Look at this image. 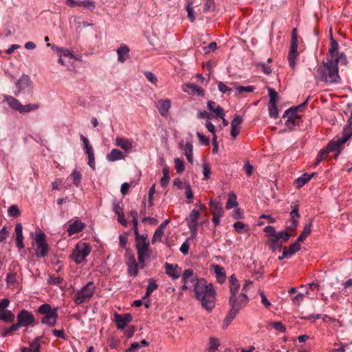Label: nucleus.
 <instances>
[{"mask_svg": "<svg viewBox=\"0 0 352 352\" xmlns=\"http://www.w3.org/2000/svg\"><path fill=\"white\" fill-rule=\"evenodd\" d=\"M195 297L198 300L203 308L211 311L215 307L216 291L211 283H208L205 278L197 280L193 287Z\"/></svg>", "mask_w": 352, "mask_h": 352, "instance_id": "1", "label": "nucleus"}, {"mask_svg": "<svg viewBox=\"0 0 352 352\" xmlns=\"http://www.w3.org/2000/svg\"><path fill=\"white\" fill-rule=\"evenodd\" d=\"M318 73L322 81L330 83H338L340 78L338 74L337 62L329 59L323 63L318 69Z\"/></svg>", "mask_w": 352, "mask_h": 352, "instance_id": "2", "label": "nucleus"}, {"mask_svg": "<svg viewBox=\"0 0 352 352\" xmlns=\"http://www.w3.org/2000/svg\"><path fill=\"white\" fill-rule=\"evenodd\" d=\"M57 311V307L52 309L50 304L45 303L41 305L38 309L39 314L44 315L41 318V323L49 327L55 326L58 318Z\"/></svg>", "mask_w": 352, "mask_h": 352, "instance_id": "3", "label": "nucleus"}, {"mask_svg": "<svg viewBox=\"0 0 352 352\" xmlns=\"http://www.w3.org/2000/svg\"><path fill=\"white\" fill-rule=\"evenodd\" d=\"M138 259L140 263H144L150 258L152 252L150 249L147 234L143 235L140 239H135Z\"/></svg>", "mask_w": 352, "mask_h": 352, "instance_id": "4", "label": "nucleus"}, {"mask_svg": "<svg viewBox=\"0 0 352 352\" xmlns=\"http://www.w3.org/2000/svg\"><path fill=\"white\" fill-rule=\"evenodd\" d=\"M33 239L36 245L35 248V255L37 258H44L49 252V245L46 242V236L41 230H38L34 233Z\"/></svg>", "mask_w": 352, "mask_h": 352, "instance_id": "5", "label": "nucleus"}, {"mask_svg": "<svg viewBox=\"0 0 352 352\" xmlns=\"http://www.w3.org/2000/svg\"><path fill=\"white\" fill-rule=\"evenodd\" d=\"M96 291V287L93 282H88L80 290L74 294L73 300L76 305H81L92 298Z\"/></svg>", "mask_w": 352, "mask_h": 352, "instance_id": "6", "label": "nucleus"}, {"mask_svg": "<svg viewBox=\"0 0 352 352\" xmlns=\"http://www.w3.org/2000/svg\"><path fill=\"white\" fill-rule=\"evenodd\" d=\"M91 250V248L89 243L80 242L76 245L70 256L76 264H81L86 261V258Z\"/></svg>", "mask_w": 352, "mask_h": 352, "instance_id": "7", "label": "nucleus"}, {"mask_svg": "<svg viewBox=\"0 0 352 352\" xmlns=\"http://www.w3.org/2000/svg\"><path fill=\"white\" fill-rule=\"evenodd\" d=\"M352 136V130L351 129H343L342 135L341 138H335L328 144V148L331 151H336L335 157H337L342 149V146L350 139Z\"/></svg>", "mask_w": 352, "mask_h": 352, "instance_id": "8", "label": "nucleus"}, {"mask_svg": "<svg viewBox=\"0 0 352 352\" xmlns=\"http://www.w3.org/2000/svg\"><path fill=\"white\" fill-rule=\"evenodd\" d=\"M16 318L17 322L12 324V329H19L21 327L34 326L35 323L34 315L25 309H22L17 314Z\"/></svg>", "mask_w": 352, "mask_h": 352, "instance_id": "9", "label": "nucleus"}, {"mask_svg": "<svg viewBox=\"0 0 352 352\" xmlns=\"http://www.w3.org/2000/svg\"><path fill=\"white\" fill-rule=\"evenodd\" d=\"M16 90L14 92L15 96H19L21 93H32L33 89V82L29 76L23 74L16 83Z\"/></svg>", "mask_w": 352, "mask_h": 352, "instance_id": "10", "label": "nucleus"}, {"mask_svg": "<svg viewBox=\"0 0 352 352\" xmlns=\"http://www.w3.org/2000/svg\"><path fill=\"white\" fill-rule=\"evenodd\" d=\"M248 301V296L244 292H241L240 294L230 295L229 305L231 308L239 311L247 305Z\"/></svg>", "mask_w": 352, "mask_h": 352, "instance_id": "11", "label": "nucleus"}, {"mask_svg": "<svg viewBox=\"0 0 352 352\" xmlns=\"http://www.w3.org/2000/svg\"><path fill=\"white\" fill-rule=\"evenodd\" d=\"M115 145L120 147L126 153L133 152L136 147V143L133 140L119 136L115 138Z\"/></svg>", "mask_w": 352, "mask_h": 352, "instance_id": "12", "label": "nucleus"}, {"mask_svg": "<svg viewBox=\"0 0 352 352\" xmlns=\"http://www.w3.org/2000/svg\"><path fill=\"white\" fill-rule=\"evenodd\" d=\"M183 91L197 96H204V90L194 83H186L182 86Z\"/></svg>", "mask_w": 352, "mask_h": 352, "instance_id": "13", "label": "nucleus"}, {"mask_svg": "<svg viewBox=\"0 0 352 352\" xmlns=\"http://www.w3.org/2000/svg\"><path fill=\"white\" fill-rule=\"evenodd\" d=\"M179 147L182 151V153L186 157L187 160L190 163H193V146L192 142H188L184 143V141H181L179 143Z\"/></svg>", "mask_w": 352, "mask_h": 352, "instance_id": "14", "label": "nucleus"}, {"mask_svg": "<svg viewBox=\"0 0 352 352\" xmlns=\"http://www.w3.org/2000/svg\"><path fill=\"white\" fill-rule=\"evenodd\" d=\"M131 320L132 316L129 314L123 315L116 314L115 315V321L118 329H124Z\"/></svg>", "mask_w": 352, "mask_h": 352, "instance_id": "15", "label": "nucleus"}, {"mask_svg": "<svg viewBox=\"0 0 352 352\" xmlns=\"http://www.w3.org/2000/svg\"><path fill=\"white\" fill-rule=\"evenodd\" d=\"M297 48L298 41H295L294 38V41H291V46L289 48L288 56L289 64L290 67H292V68H294L296 64V60L298 56Z\"/></svg>", "mask_w": 352, "mask_h": 352, "instance_id": "16", "label": "nucleus"}, {"mask_svg": "<svg viewBox=\"0 0 352 352\" xmlns=\"http://www.w3.org/2000/svg\"><path fill=\"white\" fill-rule=\"evenodd\" d=\"M170 106L171 102L169 99H162L156 102L157 109L160 113L164 117L168 116Z\"/></svg>", "mask_w": 352, "mask_h": 352, "instance_id": "17", "label": "nucleus"}, {"mask_svg": "<svg viewBox=\"0 0 352 352\" xmlns=\"http://www.w3.org/2000/svg\"><path fill=\"white\" fill-rule=\"evenodd\" d=\"M200 279L201 278H199L197 275L191 269L185 270L182 275L184 283L193 284V286L195 284H197V280Z\"/></svg>", "mask_w": 352, "mask_h": 352, "instance_id": "18", "label": "nucleus"}, {"mask_svg": "<svg viewBox=\"0 0 352 352\" xmlns=\"http://www.w3.org/2000/svg\"><path fill=\"white\" fill-rule=\"evenodd\" d=\"M298 242L299 241H297L296 242L293 243L289 245V248H285L282 255L278 257V259L282 260L283 258H289L297 252L300 248V245Z\"/></svg>", "mask_w": 352, "mask_h": 352, "instance_id": "19", "label": "nucleus"}, {"mask_svg": "<svg viewBox=\"0 0 352 352\" xmlns=\"http://www.w3.org/2000/svg\"><path fill=\"white\" fill-rule=\"evenodd\" d=\"M166 273L173 279L176 280L180 277L181 270L177 265H173L166 263L165 264Z\"/></svg>", "mask_w": 352, "mask_h": 352, "instance_id": "20", "label": "nucleus"}, {"mask_svg": "<svg viewBox=\"0 0 352 352\" xmlns=\"http://www.w3.org/2000/svg\"><path fill=\"white\" fill-rule=\"evenodd\" d=\"M242 121V118L239 115L235 116L232 120L230 135L233 138H235L239 135Z\"/></svg>", "mask_w": 352, "mask_h": 352, "instance_id": "21", "label": "nucleus"}, {"mask_svg": "<svg viewBox=\"0 0 352 352\" xmlns=\"http://www.w3.org/2000/svg\"><path fill=\"white\" fill-rule=\"evenodd\" d=\"M85 224L80 220H75L74 222L72 223L67 228L68 235L72 236L80 232L85 228Z\"/></svg>", "mask_w": 352, "mask_h": 352, "instance_id": "22", "label": "nucleus"}, {"mask_svg": "<svg viewBox=\"0 0 352 352\" xmlns=\"http://www.w3.org/2000/svg\"><path fill=\"white\" fill-rule=\"evenodd\" d=\"M22 225L19 223L15 226L16 244L19 250L24 248Z\"/></svg>", "mask_w": 352, "mask_h": 352, "instance_id": "23", "label": "nucleus"}, {"mask_svg": "<svg viewBox=\"0 0 352 352\" xmlns=\"http://www.w3.org/2000/svg\"><path fill=\"white\" fill-rule=\"evenodd\" d=\"M207 107L218 118H223V116H226L225 111L223 109V108L221 107L219 104H217L215 102L209 100L207 102Z\"/></svg>", "mask_w": 352, "mask_h": 352, "instance_id": "24", "label": "nucleus"}, {"mask_svg": "<svg viewBox=\"0 0 352 352\" xmlns=\"http://www.w3.org/2000/svg\"><path fill=\"white\" fill-rule=\"evenodd\" d=\"M212 267L216 274L217 282L220 284L223 283L226 280V274L224 268L216 264L212 265Z\"/></svg>", "mask_w": 352, "mask_h": 352, "instance_id": "25", "label": "nucleus"}, {"mask_svg": "<svg viewBox=\"0 0 352 352\" xmlns=\"http://www.w3.org/2000/svg\"><path fill=\"white\" fill-rule=\"evenodd\" d=\"M3 98L11 109L20 111L22 104L17 99L9 95H3Z\"/></svg>", "mask_w": 352, "mask_h": 352, "instance_id": "26", "label": "nucleus"}, {"mask_svg": "<svg viewBox=\"0 0 352 352\" xmlns=\"http://www.w3.org/2000/svg\"><path fill=\"white\" fill-rule=\"evenodd\" d=\"M125 155L123 152L117 148H113L107 155V160L109 162H115L120 160H124Z\"/></svg>", "mask_w": 352, "mask_h": 352, "instance_id": "27", "label": "nucleus"}, {"mask_svg": "<svg viewBox=\"0 0 352 352\" xmlns=\"http://www.w3.org/2000/svg\"><path fill=\"white\" fill-rule=\"evenodd\" d=\"M229 290L230 295L237 294L240 288V284L234 274L229 277Z\"/></svg>", "mask_w": 352, "mask_h": 352, "instance_id": "28", "label": "nucleus"}, {"mask_svg": "<svg viewBox=\"0 0 352 352\" xmlns=\"http://www.w3.org/2000/svg\"><path fill=\"white\" fill-rule=\"evenodd\" d=\"M117 54L118 62L123 63L129 58V48L125 45H121L118 48Z\"/></svg>", "mask_w": 352, "mask_h": 352, "instance_id": "29", "label": "nucleus"}, {"mask_svg": "<svg viewBox=\"0 0 352 352\" xmlns=\"http://www.w3.org/2000/svg\"><path fill=\"white\" fill-rule=\"evenodd\" d=\"M128 273L132 276H136L138 273V265L133 256H130L127 262Z\"/></svg>", "mask_w": 352, "mask_h": 352, "instance_id": "30", "label": "nucleus"}, {"mask_svg": "<svg viewBox=\"0 0 352 352\" xmlns=\"http://www.w3.org/2000/svg\"><path fill=\"white\" fill-rule=\"evenodd\" d=\"M209 205L212 214H223L224 211L222 207V204L220 201L210 199Z\"/></svg>", "mask_w": 352, "mask_h": 352, "instance_id": "31", "label": "nucleus"}, {"mask_svg": "<svg viewBox=\"0 0 352 352\" xmlns=\"http://www.w3.org/2000/svg\"><path fill=\"white\" fill-rule=\"evenodd\" d=\"M329 56L335 59L340 54L338 52V42L333 38L332 35L331 36V43L330 47L329 49Z\"/></svg>", "mask_w": 352, "mask_h": 352, "instance_id": "32", "label": "nucleus"}, {"mask_svg": "<svg viewBox=\"0 0 352 352\" xmlns=\"http://www.w3.org/2000/svg\"><path fill=\"white\" fill-rule=\"evenodd\" d=\"M314 175V173L307 174L305 173L295 180V184L297 188L302 187L307 184Z\"/></svg>", "mask_w": 352, "mask_h": 352, "instance_id": "33", "label": "nucleus"}, {"mask_svg": "<svg viewBox=\"0 0 352 352\" xmlns=\"http://www.w3.org/2000/svg\"><path fill=\"white\" fill-rule=\"evenodd\" d=\"M199 212L196 209H193L190 213L188 217L186 219L188 221V226L197 225V220L199 219Z\"/></svg>", "mask_w": 352, "mask_h": 352, "instance_id": "34", "label": "nucleus"}, {"mask_svg": "<svg viewBox=\"0 0 352 352\" xmlns=\"http://www.w3.org/2000/svg\"><path fill=\"white\" fill-rule=\"evenodd\" d=\"M236 196L233 192H230L228 195V199L226 202V208L227 209H231L237 206Z\"/></svg>", "mask_w": 352, "mask_h": 352, "instance_id": "35", "label": "nucleus"}, {"mask_svg": "<svg viewBox=\"0 0 352 352\" xmlns=\"http://www.w3.org/2000/svg\"><path fill=\"white\" fill-rule=\"evenodd\" d=\"M39 104L38 103L34 104H27L25 105H21L20 113H26L30 111H35L39 108Z\"/></svg>", "mask_w": 352, "mask_h": 352, "instance_id": "36", "label": "nucleus"}, {"mask_svg": "<svg viewBox=\"0 0 352 352\" xmlns=\"http://www.w3.org/2000/svg\"><path fill=\"white\" fill-rule=\"evenodd\" d=\"M14 319V315L10 310H2L0 313V320L12 322Z\"/></svg>", "mask_w": 352, "mask_h": 352, "instance_id": "37", "label": "nucleus"}, {"mask_svg": "<svg viewBox=\"0 0 352 352\" xmlns=\"http://www.w3.org/2000/svg\"><path fill=\"white\" fill-rule=\"evenodd\" d=\"M148 281V285L146 287V292L144 298L148 297L152 292L157 288V285L154 279L149 278Z\"/></svg>", "mask_w": 352, "mask_h": 352, "instance_id": "38", "label": "nucleus"}, {"mask_svg": "<svg viewBox=\"0 0 352 352\" xmlns=\"http://www.w3.org/2000/svg\"><path fill=\"white\" fill-rule=\"evenodd\" d=\"M162 173L163 177L160 179V185L164 188L168 185L170 179L168 167H164L162 169Z\"/></svg>", "mask_w": 352, "mask_h": 352, "instance_id": "39", "label": "nucleus"}, {"mask_svg": "<svg viewBox=\"0 0 352 352\" xmlns=\"http://www.w3.org/2000/svg\"><path fill=\"white\" fill-rule=\"evenodd\" d=\"M71 177L72 178L74 184L78 187L82 179V175L80 171H78L77 169H74L72 174Z\"/></svg>", "mask_w": 352, "mask_h": 352, "instance_id": "40", "label": "nucleus"}, {"mask_svg": "<svg viewBox=\"0 0 352 352\" xmlns=\"http://www.w3.org/2000/svg\"><path fill=\"white\" fill-rule=\"evenodd\" d=\"M311 224L306 225L304 227V229H303L302 233L298 236V239H297L298 241H303L308 236V235L311 233Z\"/></svg>", "mask_w": 352, "mask_h": 352, "instance_id": "41", "label": "nucleus"}, {"mask_svg": "<svg viewBox=\"0 0 352 352\" xmlns=\"http://www.w3.org/2000/svg\"><path fill=\"white\" fill-rule=\"evenodd\" d=\"M220 345L219 341L214 338L211 337L210 338V346L208 348L209 352H216Z\"/></svg>", "mask_w": 352, "mask_h": 352, "instance_id": "42", "label": "nucleus"}, {"mask_svg": "<svg viewBox=\"0 0 352 352\" xmlns=\"http://www.w3.org/2000/svg\"><path fill=\"white\" fill-rule=\"evenodd\" d=\"M175 167L178 173H182L185 169L184 160L181 158H175L174 160Z\"/></svg>", "mask_w": 352, "mask_h": 352, "instance_id": "43", "label": "nucleus"}, {"mask_svg": "<svg viewBox=\"0 0 352 352\" xmlns=\"http://www.w3.org/2000/svg\"><path fill=\"white\" fill-rule=\"evenodd\" d=\"M78 6L85 7L92 11L96 8V3L91 0H82L79 1Z\"/></svg>", "mask_w": 352, "mask_h": 352, "instance_id": "44", "label": "nucleus"}, {"mask_svg": "<svg viewBox=\"0 0 352 352\" xmlns=\"http://www.w3.org/2000/svg\"><path fill=\"white\" fill-rule=\"evenodd\" d=\"M331 151L329 150L328 146L326 148L321 149L316 156V164H318L322 162L327 156V154Z\"/></svg>", "mask_w": 352, "mask_h": 352, "instance_id": "45", "label": "nucleus"}, {"mask_svg": "<svg viewBox=\"0 0 352 352\" xmlns=\"http://www.w3.org/2000/svg\"><path fill=\"white\" fill-rule=\"evenodd\" d=\"M8 213L10 217H17L21 214L20 210L16 205H12L8 208Z\"/></svg>", "mask_w": 352, "mask_h": 352, "instance_id": "46", "label": "nucleus"}, {"mask_svg": "<svg viewBox=\"0 0 352 352\" xmlns=\"http://www.w3.org/2000/svg\"><path fill=\"white\" fill-rule=\"evenodd\" d=\"M281 245L282 243L276 236L272 238L270 241V246L273 251L280 248Z\"/></svg>", "mask_w": 352, "mask_h": 352, "instance_id": "47", "label": "nucleus"}, {"mask_svg": "<svg viewBox=\"0 0 352 352\" xmlns=\"http://www.w3.org/2000/svg\"><path fill=\"white\" fill-rule=\"evenodd\" d=\"M16 282V273L10 271L8 272L6 276V283L8 285H14Z\"/></svg>", "mask_w": 352, "mask_h": 352, "instance_id": "48", "label": "nucleus"}, {"mask_svg": "<svg viewBox=\"0 0 352 352\" xmlns=\"http://www.w3.org/2000/svg\"><path fill=\"white\" fill-rule=\"evenodd\" d=\"M41 339V337H36L32 342L30 343V347L32 351H40V344L39 342Z\"/></svg>", "mask_w": 352, "mask_h": 352, "instance_id": "49", "label": "nucleus"}, {"mask_svg": "<svg viewBox=\"0 0 352 352\" xmlns=\"http://www.w3.org/2000/svg\"><path fill=\"white\" fill-rule=\"evenodd\" d=\"M163 234L164 231L157 228L152 237V243H155L157 241H160L162 240Z\"/></svg>", "mask_w": 352, "mask_h": 352, "instance_id": "50", "label": "nucleus"}, {"mask_svg": "<svg viewBox=\"0 0 352 352\" xmlns=\"http://www.w3.org/2000/svg\"><path fill=\"white\" fill-rule=\"evenodd\" d=\"M269 109V116L272 118H276L278 117V113L276 108V104H268Z\"/></svg>", "mask_w": 352, "mask_h": 352, "instance_id": "51", "label": "nucleus"}, {"mask_svg": "<svg viewBox=\"0 0 352 352\" xmlns=\"http://www.w3.org/2000/svg\"><path fill=\"white\" fill-rule=\"evenodd\" d=\"M283 117H285V118H292V119H297L298 118V116H297V111H295L294 108H293L292 107H290L289 109L286 110L283 114Z\"/></svg>", "mask_w": 352, "mask_h": 352, "instance_id": "52", "label": "nucleus"}, {"mask_svg": "<svg viewBox=\"0 0 352 352\" xmlns=\"http://www.w3.org/2000/svg\"><path fill=\"white\" fill-rule=\"evenodd\" d=\"M214 0H205L204 12H207L214 10Z\"/></svg>", "mask_w": 352, "mask_h": 352, "instance_id": "53", "label": "nucleus"}, {"mask_svg": "<svg viewBox=\"0 0 352 352\" xmlns=\"http://www.w3.org/2000/svg\"><path fill=\"white\" fill-rule=\"evenodd\" d=\"M269 91L270 96V102L269 104H276V98L278 97V94L275 91V90L271 87L267 88Z\"/></svg>", "mask_w": 352, "mask_h": 352, "instance_id": "54", "label": "nucleus"}, {"mask_svg": "<svg viewBox=\"0 0 352 352\" xmlns=\"http://www.w3.org/2000/svg\"><path fill=\"white\" fill-rule=\"evenodd\" d=\"M218 89L222 94L228 93L230 94L232 91V89L226 85L223 82H219L218 83Z\"/></svg>", "mask_w": 352, "mask_h": 352, "instance_id": "55", "label": "nucleus"}, {"mask_svg": "<svg viewBox=\"0 0 352 352\" xmlns=\"http://www.w3.org/2000/svg\"><path fill=\"white\" fill-rule=\"evenodd\" d=\"M203 175L204 179H208L210 177V166L206 162L203 164Z\"/></svg>", "mask_w": 352, "mask_h": 352, "instance_id": "56", "label": "nucleus"}, {"mask_svg": "<svg viewBox=\"0 0 352 352\" xmlns=\"http://www.w3.org/2000/svg\"><path fill=\"white\" fill-rule=\"evenodd\" d=\"M186 10L188 12V16L192 22L195 20V16L194 15V10L192 6V2H188L186 6Z\"/></svg>", "mask_w": 352, "mask_h": 352, "instance_id": "57", "label": "nucleus"}, {"mask_svg": "<svg viewBox=\"0 0 352 352\" xmlns=\"http://www.w3.org/2000/svg\"><path fill=\"white\" fill-rule=\"evenodd\" d=\"M58 54L59 55V57H63V56L69 57V58L74 57V55L68 49L63 48V47H60Z\"/></svg>", "mask_w": 352, "mask_h": 352, "instance_id": "58", "label": "nucleus"}, {"mask_svg": "<svg viewBox=\"0 0 352 352\" xmlns=\"http://www.w3.org/2000/svg\"><path fill=\"white\" fill-rule=\"evenodd\" d=\"M144 76L147 78L148 81H150L153 84H156L157 82V78L155 75L151 72H144Z\"/></svg>", "mask_w": 352, "mask_h": 352, "instance_id": "59", "label": "nucleus"}, {"mask_svg": "<svg viewBox=\"0 0 352 352\" xmlns=\"http://www.w3.org/2000/svg\"><path fill=\"white\" fill-rule=\"evenodd\" d=\"M236 90L237 91L238 94H241L243 92H252L254 91V87L252 86H239L236 87Z\"/></svg>", "mask_w": 352, "mask_h": 352, "instance_id": "60", "label": "nucleus"}, {"mask_svg": "<svg viewBox=\"0 0 352 352\" xmlns=\"http://www.w3.org/2000/svg\"><path fill=\"white\" fill-rule=\"evenodd\" d=\"M63 278L58 276H51L47 280V283L50 285H58L63 282Z\"/></svg>", "mask_w": 352, "mask_h": 352, "instance_id": "61", "label": "nucleus"}, {"mask_svg": "<svg viewBox=\"0 0 352 352\" xmlns=\"http://www.w3.org/2000/svg\"><path fill=\"white\" fill-rule=\"evenodd\" d=\"M276 330L285 332L286 331V328L285 325L280 322H274L270 324Z\"/></svg>", "mask_w": 352, "mask_h": 352, "instance_id": "62", "label": "nucleus"}, {"mask_svg": "<svg viewBox=\"0 0 352 352\" xmlns=\"http://www.w3.org/2000/svg\"><path fill=\"white\" fill-rule=\"evenodd\" d=\"M276 236L280 241L282 240L283 241H287L289 239L290 235L289 234V233L287 232L282 231L280 232H277Z\"/></svg>", "mask_w": 352, "mask_h": 352, "instance_id": "63", "label": "nucleus"}, {"mask_svg": "<svg viewBox=\"0 0 352 352\" xmlns=\"http://www.w3.org/2000/svg\"><path fill=\"white\" fill-rule=\"evenodd\" d=\"M264 231L269 235L271 236L272 238L275 237L277 232H276V230L274 227L271 226H267L264 228Z\"/></svg>", "mask_w": 352, "mask_h": 352, "instance_id": "64", "label": "nucleus"}]
</instances>
